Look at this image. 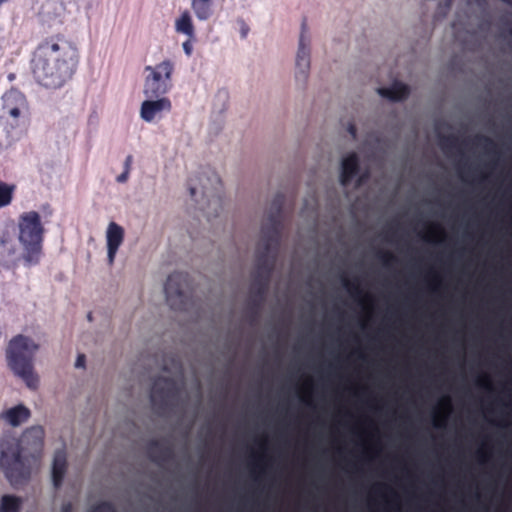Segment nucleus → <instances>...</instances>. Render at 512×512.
Instances as JSON below:
<instances>
[{
  "mask_svg": "<svg viewBox=\"0 0 512 512\" xmlns=\"http://www.w3.org/2000/svg\"><path fill=\"white\" fill-rule=\"evenodd\" d=\"M79 62L77 45L63 35L43 39L32 59V73L43 87H62L74 74Z\"/></svg>",
  "mask_w": 512,
  "mask_h": 512,
  "instance_id": "obj_1",
  "label": "nucleus"
},
{
  "mask_svg": "<svg viewBox=\"0 0 512 512\" xmlns=\"http://www.w3.org/2000/svg\"><path fill=\"white\" fill-rule=\"evenodd\" d=\"M43 438V428L32 426L24 431L20 441L10 439L1 443L0 466L12 485L29 479L37 465Z\"/></svg>",
  "mask_w": 512,
  "mask_h": 512,
  "instance_id": "obj_2",
  "label": "nucleus"
},
{
  "mask_svg": "<svg viewBox=\"0 0 512 512\" xmlns=\"http://www.w3.org/2000/svg\"><path fill=\"white\" fill-rule=\"evenodd\" d=\"M284 196L277 194L261 227L260 241L256 250L255 278L262 289L266 288L274 267L280 241L281 210Z\"/></svg>",
  "mask_w": 512,
  "mask_h": 512,
  "instance_id": "obj_3",
  "label": "nucleus"
},
{
  "mask_svg": "<svg viewBox=\"0 0 512 512\" xmlns=\"http://www.w3.org/2000/svg\"><path fill=\"white\" fill-rule=\"evenodd\" d=\"M30 117L27 97L18 89L6 91L0 102V150L7 149L21 138L22 128Z\"/></svg>",
  "mask_w": 512,
  "mask_h": 512,
  "instance_id": "obj_4",
  "label": "nucleus"
},
{
  "mask_svg": "<svg viewBox=\"0 0 512 512\" xmlns=\"http://www.w3.org/2000/svg\"><path fill=\"white\" fill-rule=\"evenodd\" d=\"M18 241L22 246V259L26 267L39 264L45 229L38 212L22 213L18 219Z\"/></svg>",
  "mask_w": 512,
  "mask_h": 512,
  "instance_id": "obj_5",
  "label": "nucleus"
},
{
  "mask_svg": "<svg viewBox=\"0 0 512 512\" xmlns=\"http://www.w3.org/2000/svg\"><path fill=\"white\" fill-rule=\"evenodd\" d=\"M38 349L39 345L33 339L17 335L10 340L6 352L9 367L32 389L38 385L33 370V358Z\"/></svg>",
  "mask_w": 512,
  "mask_h": 512,
  "instance_id": "obj_6",
  "label": "nucleus"
},
{
  "mask_svg": "<svg viewBox=\"0 0 512 512\" xmlns=\"http://www.w3.org/2000/svg\"><path fill=\"white\" fill-rule=\"evenodd\" d=\"M175 65L172 60L164 59L156 65H147L144 68L145 78L142 93L144 97H167L172 89V77Z\"/></svg>",
  "mask_w": 512,
  "mask_h": 512,
  "instance_id": "obj_7",
  "label": "nucleus"
},
{
  "mask_svg": "<svg viewBox=\"0 0 512 512\" xmlns=\"http://www.w3.org/2000/svg\"><path fill=\"white\" fill-rule=\"evenodd\" d=\"M312 36L305 21L301 23L295 54L294 80L299 89L307 85L311 68Z\"/></svg>",
  "mask_w": 512,
  "mask_h": 512,
  "instance_id": "obj_8",
  "label": "nucleus"
},
{
  "mask_svg": "<svg viewBox=\"0 0 512 512\" xmlns=\"http://www.w3.org/2000/svg\"><path fill=\"white\" fill-rule=\"evenodd\" d=\"M167 303L175 310L188 308V276L181 272L170 274L164 285Z\"/></svg>",
  "mask_w": 512,
  "mask_h": 512,
  "instance_id": "obj_9",
  "label": "nucleus"
},
{
  "mask_svg": "<svg viewBox=\"0 0 512 512\" xmlns=\"http://www.w3.org/2000/svg\"><path fill=\"white\" fill-rule=\"evenodd\" d=\"M179 383L173 377H158L152 384L150 400L153 406L167 407L179 396Z\"/></svg>",
  "mask_w": 512,
  "mask_h": 512,
  "instance_id": "obj_10",
  "label": "nucleus"
},
{
  "mask_svg": "<svg viewBox=\"0 0 512 512\" xmlns=\"http://www.w3.org/2000/svg\"><path fill=\"white\" fill-rule=\"evenodd\" d=\"M172 110V102L168 97H145L140 105L139 116L146 123H153L162 119Z\"/></svg>",
  "mask_w": 512,
  "mask_h": 512,
  "instance_id": "obj_11",
  "label": "nucleus"
},
{
  "mask_svg": "<svg viewBox=\"0 0 512 512\" xmlns=\"http://www.w3.org/2000/svg\"><path fill=\"white\" fill-rule=\"evenodd\" d=\"M359 174V158L356 153H349L344 156L341 161L340 167V184L343 187L348 186L353 180L356 181V186L359 187L366 180L367 175L363 174L358 176Z\"/></svg>",
  "mask_w": 512,
  "mask_h": 512,
  "instance_id": "obj_12",
  "label": "nucleus"
},
{
  "mask_svg": "<svg viewBox=\"0 0 512 512\" xmlns=\"http://www.w3.org/2000/svg\"><path fill=\"white\" fill-rule=\"evenodd\" d=\"M124 228L116 222H110L107 226L105 239L107 248V261L113 265L120 246L124 242Z\"/></svg>",
  "mask_w": 512,
  "mask_h": 512,
  "instance_id": "obj_13",
  "label": "nucleus"
},
{
  "mask_svg": "<svg viewBox=\"0 0 512 512\" xmlns=\"http://www.w3.org/2000/svg\"><path fill=\"white\" fill-rule=\"evenodd\" d=\"M29 417V409L22 404L9 408L0 414V418L13 427L19 426L27 421Z\"/></svg>",
  "mask_w": 512,
  "mask_h": 512,
  "instance_id": "obj_14",
  "label": "nucleus"
},
{
  "mask_svg": "<svg viewBox=\"0 0 512 512\" xmlns=\"http://www.w3.org/2000/svg\"><path fill=\"white\" fill-rule=\"evenodd\" d=\"M66 468L67 460L65 452L63 450L56 451L52 463V483L55 488L61 486Z\"/></svg>",
  "mask_w": 512,
  "mask_h": 512,
  "instance_id": "obj_15",
  "label": "nucleus"
},
{
  "mask_svg": "<svg viewBox=\"0 0 512 512\" xmlns=\"http://www.w3.org/2000/svg\"><path fill=\"white\" fill-rule=\"evenodd\" d=\"M377 91L380 96L392 101H401L409 95V87L398 81H395L390 87L379 88Z\"/></svg>",
  "mask_w": 512,
  "mask_h": 512,
  "instance_id": "obj_16",
  "label": "nucleus"
},
{
  "mask_svg": "<svg viewBox=\"0 0 512 512\" xmlns=\"http://www.w3.org/2000/svg\"><path fill=\"white\" fill-rule=\"evenodd\" d=\"M214 0H190V7L198 21H207L213 15Z\"/></svg>",
  "mask_w": 512,
  "mask_h": 512,
  "instance_id": "obj_17",
  "label": "nucleus"
},
{
  "mask_svg": "<svg viewBox=\"0 0 512 512\" xmlns=\"http://www.w3.org/2000/svg\"><path fill=\"white\" fill-rule=\"evenodd\" d=\"M174 29L178 34H183L187 38H195V28L193 19L188 10L183 11L174 23Z\"/></svg>",
  "mask_w": 512,
  "mask_h": 512,
  "instance_id": "obj_18",
  "label": "nucleus"
},
{
  "mask_svg": "<svg viewBox=\"0 0 512 512\" xmlns=\"http://www.w3.org/2000/svg\"><path fill=\"white\" fill-rule=\"evenodd\" d=\"M262 453L261 454H252L253 463H252V474L254 475L255 479L264 476L267 471V456H266V450H267V444L266 442L261 443Z\"/></svg>",
  "mask_w": 512,
  "mask_h": 512,
  "instance_id": "obj_19",
  "label": "nucleus"
},
{
  "mask_svg": "<svg viewBox=\"0 0 512 512\" xmlns=\"http://www.w3.org/2000/svg\"><path fill=\"white\" fill-rule=\"evenodd\" d=\"M23 504L22 497L14 494H4L0 498V512H21Z\"/></svg>",
  "mask_w": 512,
  "mask_h": 512,
  "instance_id": "obj_20",
  "label": "nucleus"
},
{
  "mask_svg": "<svg viewBox=\"0 0 512 512\" xmlns=\"http://www.w3.org/2000/svg\"><path fill=\"white\" fill-rule=\"evenodd\" d=\"M189 191H190L191 197L195 201H198L197 195L199 194V192H201L203 197L208 198V207H212V209L214 211L213 216H217L219 214V212L222 209V205H221V199L218 196L212 194L207 189H202L201 191H199L198 188L194 187V186H190Z\"/></svg>",
  "mask_w": 512,
  "mask_h": 512,
  "instance_id": "obj_21",
  "label": "nucleus"
},
{
  "mask_svg": "<svg viewBox=\"0 0 512 512\" xmlns=\"http://www.w3.org/2000/svg\"><path fill=\"white\" fill-rule=\"evenodd\" d=\"M15 186L0 180V209L7 207L13 200Z\"/></svg>",
  "mask_w": 512,
  "mask_h": 512,
  "instance_id": "obj_22",
  "label": "nucleus"
},
{
  "mask_svg": "<svg viewBox=\"0 0 512 512\" xmlns=\"http://www.w3.org/2000/svg\"><path fill=\"white\" fill-rule=\"evenodd\" d=\"M422 239L430 244L441 245L446 241V234L442 229L429 230L423 234Z\"/></svg>",
  "mask_w": 512,
  "mask_h": 512,
  "instance_id": "obj_23",
  "label": "nucleus"
},
{
  "mask_svg": "<svg viewBox=\"0 0 512 512\" xmlns=\"http://www.w3.org/2000/svg\"><path fill=\"white\" fill-rule=\"evenodd\" d=\"M159 445L156 442H153L149 448V455L152 460L156 463H163L171 456V451L168 448H160L159 454H154V449L158 448Z\"/></svg>",
  "mask_w": 512,
  "mask_h": 512,
  "instance_id": "obj_24",
  "label": "nucleus"
},
{
  "mask_svg": "<svg viewBox=\"0 0 512 512\" xmlns=\"http://www.w3.org/2000/svg\"><path fill=\"white\" fill-rule=\"evenodd\" d=\"M347 292L352 298L358 300L361 305L364 304L365 299L363 297V290L358 280L352 281V284Z\"/></svg>",
  "mask_w": 512,
  "mask_h": 512,
  "instance_id": "obj_25",
  "label": "nucleus"
},
{
  "mask_svg": "<svg viewBox=\"0 0 512 512\" xmlns=\"http://www.w3.org/2000/svg\"><path fill=\"white\" fill-rule=\"evenodd\" d=\"M347 292L352 298L358 300L361 305L364 304L365 299L363 297V290L358 280L352 281V284Z\"/></svg>",
  "mask_w": 512,
  "mask_h": 512,
  "instance_id": "obj_26",
  "label": "nucleus"
},
{
  "mask_svg": "<svg viewBox=\"0 0 512 512\" xmlns=\"http://www.w3.org/2000/svg\"><path fill=\"white\" fill-rule=\"evenodd\" d=\"M377 257L384 267H390L396 262V256L390 251H380Z\"/></svg>",
  "mask_w": 512,
  "mask_h": 512,
  "instance_id": "obj_27",
  "label": "nucleus"
},
{
  "mask_svg": "<svg viewBox=\"0 0 512 512\" xmlns=\"http://www.w3.org/2000/svg\"><path fill=\"white\" fill-rule=\"evenodd\" d=\"M432 425L436 429H445L447 426V415L441 416L439 410H435L433 413Z\"/></svg>",
  "mask_w": 512,
  "mask_h": 512,
  "instance_id": "obj_28",
  "label": "nucleus"
},
{
  "mask_svg": "<svg viewBox=\"0 0 512 512\" xmlns=\"http://www.w3.org/2000/svg\"><path fill=\"white\" fill-rule=\"evenodd\" d=\"M443 286V279L437 272H432L431 281L429 282V288L433 293H437Z\"/></svg>",
  "mask_w": 512,
  "mask_h": 512,
  "instance_id": "obj_29",
  "label": "nucleus"
},
{
  "mask_svg": "<svg viewBox=\"0 0 512 512\" xmlns=\"http://www.w3.org/2000/svg\"><path fill=\"white\" fill-rule=\"evenodd\" d=\"M476 385L486 391H493V383L488 375H480L476 379Z\"/></svg>",
  "mask_w": 512,
  "mask_h": 512,
  "instance_id": "obj_30",
  "label": "nucleus"
},
{
  "mask_svg": "<svg viewBox=\"0 0 512 512\" xmlns=\"http://www.w3.org/2000/svg\"><path fill=\"white\" fill-rule=\"evenodd\" d=\"M476 456H477V459L480 464H486L491 459V453L488 450H486L484 447H480L476 451Z\"/></svg>",
  "mask_w": 512,
  "mask_h": 512,
  "instance_id": "obj_31",
  "label": "nucleus"
},
{
  "mask_svg": "<svg viewBox=\"0 0 512 512\" xmlns=\"http://www.w3.org/2000/svg\"><path fill=\"white\" fill-rule=\"evenodd\" d=\"M90 512H116L114 506L108 502H102L92 508Z\"/></svg>",
  "mask_w": 512,
  "mask_h": 512,
  "instance_id": "obj_32",
  "label": "nucleus"
},
{
  "mask_svg": "<svg viewBox=\"0 0 512 512\" xmlns=\"http://www.w3.org/2000/svg\"><path fill=\"white\" fill-rule=\"evenodd\" d=\"M467 3V6L471 10H479L483 11L485 8V0H464Z\"/></svg>",
  "mask_w": 512,
  "mask_h": 512,
  "instance_id": "obj_33",
  "label": "nucleus"
},
{
  "mask_svg": "<svg viewBox=\"0 0 512 512\" xmlns=\"http://www.w3.org/2000/svg\"><path fill=\"white\" fill-rule=\"evenodd\" d=\"M440 146L446 152L456 146V140L453 137L442 138Z\"/></svg>",
  "mask_w": 512,
  "mask_h": 512,
  "instance_id": "obj_34",
  "label": "nucleus"
},
{
  "mask_svg": "<svg viewBox=\"0 0 512 512\" xmlns=\"http://www.w3.org/2000/svg\"><path fill=\"white\" fill-rule=\"evenodd\" d=\"M194 41H195V38H187V40H185L182 43L183 51H184L185 55L188 57L191 56L193 53V42Z\"/></svg>",
  "mask_w": 512,
  "mask_h": 512,
  "instance_id": "obj_35",
  "label": "nucleus"
},
{
  "mask_svg": "<svg viewBox=\"0 0 512 512\" xmlns=\"http://www.w3.org/2000/svg\"><path fill=\"white\" fill-rule=\"evenodd\" d=\"M379 449L374 451L373 447L364 442V454L369 457L370 460L374 459L378 455Z\"/></svg>",
  "mask_w": 512,
  "mask_h": 512,
  "instance_id": "obj_36",
  "label": "nucleus"
},
{
  "mask_svg": "<svg viewBox=\"0 0 512 512\" xmlns=\"http://www.w3.org/2000/svg\"><path fill=\"white\" fill-rule=\"evenodd\" d=\"M340 281H341L342 287L347 291L349 289V287L351 286L353 280H351L349 277H347L346 275L343 274V275H341Z\"/></svg>",
  "mask_w": 512,
  "mask_h": 512,
  "instance_id": "obj_37",
  "label": "nucleus"
},
{
  "mask_svg": "<svg viewBox=\"0 0 512 512\" xmlns=\"http://www.w3.org/2000/svg\"><path fill=\"white\" fill-rule=\"evenodd\" d=\"M299 399L303 404H305L308 407L314 406L311 395H300Z\"/></svg>",
  "mask_w": 512,
  "mask_h": 512,
  "instance_id": "obj_38",
  "label": "nucleus"
},
{
  "mask_svg": "<svg viewBox=\"0 0 512 512\" xmlns=\"http://www.w3.org/2000/svg\"><path fill=\"white\" fill-rule=\"evenodd\" d=\"M132 162H133V157L131 155H128L124 160V164H123L124 170L123 171H127L130 173Z\"/></svg>",
  "mask_w": 512,
  "mask_h": 512,
  "instance_id": "obj_39",
  "label": "nucleus"
},
{
  "mask_svg": "<svg viewBox=\"0 0 512 512\" xmlns=\"http://www.w3.org/2000/svg\"><path fill=\"white\" fill-rule=\"evenodd\" d=\"M130 173L127 171H123L120 175L117 176L116 181L118 183H125L129 178Z\"/></svg>",
  "mask_w": 512,
  "mask_h": 512,
  "instance_id": "obj_40",
  "label": "nucleus"
},
{
  "mask_svg": "<svg viewBox=\"0 0 512 512\" xmlns=\"http://www.w3.org/2000/svg\"><path fill=\"white\" fill-rule=\"evenodd\" d=\"M85 366V356L83 354L78 355L75 361L76 368H83Z\"/></svg>",
  "mask_w": 512,
  "mask_h": 512,
  "instance_id": "obj_41",
  "label": "nucleus"
},
{
  "mask_svg": "<svg viewBox=\"0 0 512 512\" xmlns=\"http://www.w3.org/2000/svg\"><path fill=\"white\" fill-rule=\"evenodd\" d=\"M249 32V27L244 21H241V37L246 38L247 34Z\"/></svg>",
  "mask_w": 512,
  "mask_h": 512,
  "instance_id": "obj_42",
  "label": "nucleus"
},
{
  "mask_svg": "<svg viewBox=\"0 0 512 512\" xmlns=\"http://www.w3.org/2000/svg\"><path fill=\"white\" fill-rule=\"evenodd\" d=\"M61 512H72V504L64 503L61 508Z\"/></svg>",
  "mask_w": 512,
  "mask_h": 512,
  "instance_id": "obj_43",
  "label": "nucleus"
},
{
  "mask_svg": "<svg viewBox=\"0 0 512 512\" xmlns=\"http://www.w3.org/2000/svg\"><path fill=\"white\" fill-rule=\"evenodd\" d=\"M348 131L351 134V136L355 139L356 138V128L353 125H349Z\"/></svg>",
  "mask_w": 512,
  "mask_h": 512,
  "instance_id": "obj_44",
  "label": "nucleus"
},
{
  "mask_svg": "<svg viewBox=\"0 0 512 512\" xmlns=\"http://www.w3.org/2000/svg\"><path fill=\"white\" fill-rule=\"evenodd\" d=\"M443 401H444L445 405L448 408V412H450V410H451V400H450V398L449 397H445V398H443Z\"/></svg>",
  "mask_w": 512,
  "mask_h": 512,
  "instance_id": "obj_45",
  "label": "nucleus"
},
{
  "mask_svg": "<svg viewBox=\"0 0 512 512\" xmlns=\"http://www.w3.org/2000/svg\"><path fill=\"white\" fill-rule=\"evenodd\" d=\"M43 210H44V212H46V214H47L48 216L52 215V210L50 209V206H49V205H45V206H43Z\"/></svg>",
  "mask_w": 512,
  "mask_h": 512,
  "instance_id": "obj_46",
  "label": "nucleus"
},
{
  "mask_svg": "<svg viewBox=\"0 0 512 512\" xmlns=\"http://www.w3.org/2000/svg\"><path fill=\"white\" fill-rule=\"evenodd\" d=\"M452 0H444V8L447 10L450 8Z\"/></svg>",
  "mask_w": 512,
  "mask_h": 512,
  "instance_id": "obj_47",
  "label": "nucleus"
},
{
  "mask_svg": "<svg viewBox=\"0 0 512 512\" xmlns=\"http://www.w3.org/2000/svg\"><path fill=\"white\" fill-rule=\"evenodd\" d=\"M358 358H359L360 360H365V359H366V355H365V353L359 350V351H358Z\"/></svg>",
  "mask_w": 512,
  "mask_h": 512,
  "instance_id": "obj_48",
  "label": "nucleus"
},
{
  "mask_svg": "<svg viewBox=\"0 0 512 512\" xmlns=\"http://www.w3.org/2000/svg\"><path fill=\"white\" fill-rule=\"evenodd\" d=\"M482 139L486 142L487 145H492L493 144L492 140L490 138H488V137H483Z\"/></svg>",
  "mask_w": 512,
  "mask_h": 512,
  "instance_id": "obj_49",
  "label": "nucleus"
},
{
  "mask_svg": "<svg viewBox=\"0 0 512 512\" xmlns=\"http://www.w3.org/2000/svg\"><path fill=\"white\" fill-rule=\"evenodd\" d=\"M205 213H206V216H207L208 218H210V217L212 216L211 212H210V211H208V210H207V211H205Z\"/></svg>",
  "mask_w": 512,
  "mask_h": 512,
  "instance_id": "obj_50",
  "label": "nucleus"
},
{
  "mask_svg": "<svg viewBox=\"0 0 512 512\" xmlns=\"http://www.w3.org/2000/svg\"><path fill=\"white\" fill-rule=\"evenodd\" d=\"M503 2L509 4V5H512V0H502Z\"/></svg>",
  "mask_w": 512,
  "mask_h": 512,
  "instance_id": "obj_51",
  "label": "nucleus"
},
{
  "mask_svg": "<svg viewBox=\"0 0 512 512\" xmlns=\"http://www.w3.org/2000/svg\"><path fill=\"white\" fill-rule=\"evenodd\" d=\"M498 425L501 426V427H507V424L504 423V422L503 423H499Z\"/></svg>",
  "mask_w": 512,
  "mask_h": 512,
  "instance_id": "obj_52",
  "label": "nucleus"
},
{
  "mask_svg": "<svg viewBox=\"0 0 512 512\" xmlns=\"http://www.w3.org/2000/svg\"><path fill=\"white\" fill-rule=\"evenodd\" d=\"M361 327H362L363 329H365V328H366V322H362Z\"/></svg>",
  "mask_w": 512,
  "mask_h": 512,
  "instance_id": "obj_53",
  "label": "nucleus"
},
{
  "mask_svg": "<svg viewBox=\"0 0 512 512\" xmlns=\"http://www.w3.org/2000/svg\"><path fill=\"white\" fill-rule=\"evenodd\" d=\"M8 78H9V80H13V79H14V75L10 74V75L8 76Z\"/></svg>",
  "mask_w": 512,
  "mask_h": 512,
  "instance_id": "obj_54",
  "label": "nucleus"
},
{
  "mask_svg": "<svg viewBox=\"0 0 512 512\" xmlns=\"http://www.w3.org/2000/svg\"><path fill=\"white\" fill-rule=\"evenodd\" d=\"M359 393H360L359 390H355V392H354L355 396H359Z\"/></svg>",
  "mask_w": 512,
  "mask_h": 512,
  "instance_id": "obj_55",
  "label": "nucleus"
}]
</instances>
